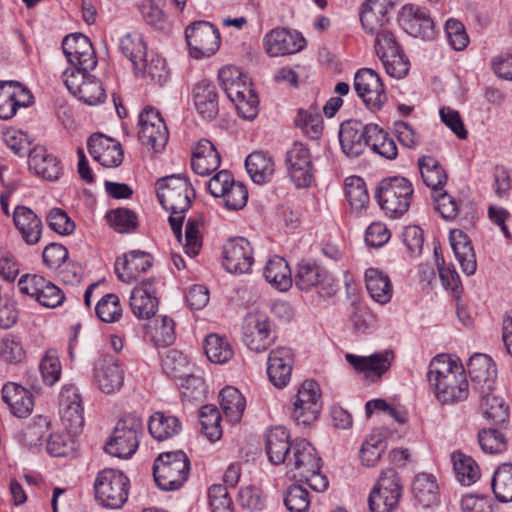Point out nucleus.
Segmentation results:
<instances>
[{
  "label": "nucleus",
  "instance_id": "obj_1",
  "mask_svg": "<svg viewBox=\"0 0 512 512\" xmlns=\"http://www.w3.org/2000/svg\"><path fill=\"white\" fill-rule=\"evenodd\" d=\"M427 379L437 401L442 405L464 401L469 395L464 369L447 355H437L431 360Z\"/></svg>",
  "mask_w": 512,
  "mask_h": 512
},
{
  "label": "nucleus",
  "instance_id": "obj_2",
  "mask_svg": "<svg viewBox=\"0 0 512 512\" xmlns=\"http://www.w3.org/2000/svg\"><path fill=\"white\" fill-rule=\"evenodd\" d=\"M157 196L161 205L171 211L169 223L177 241L182 243L184 213L190 208L194 190L181 175H170L157 181Z\"/></svg>",
  "mask_w": 512,
  "mask_h": 512
},
{
  "label": "nucleus",
  "instance_id": "obj_3",
  "mask_svg": "<svg viewBox=\"0 0 512 512\" xmlns=\"http://www.w3.org/2000/svg\"><path fill=\"white\" fill-rule=\"evenodd\" d=\"M221 88L236 105L239 115L253 120L259 112V99L250 79L235 66H225L218 73Z\"/></svg>",
  "mask_w": 512,
  "mask_h": 512
},
{
  "label": "nucleus",
  "instance_id": "obj_4",
  "mask_svg": "<svg viewBox=\"0 0 512 512\" xmlns=\"http://www.w3.org/2000/svg\"><path fill=\"white\" fill-rule=\"evenodd\" d=\"M412 183L400 176L382 179L376 189L375 197L381 209L391 217L405 214L413 196Z\"/></svg>",
  "mask_w": 512,
  "mask_h": 512
},
{
  "label": "nucleus",
  "instance_id": "obj_5",
  "mask_svg": "<svg viewBox=\"0 0 512 512\" xmlns=\"http://www.w3.org/2000/svg\"><path fill=\"white\" fill-rule=\"evenodd\" d=\"M189 471L190 460L183 451L165 452L155 460L153 476L160 489L171 491L186 482Z\"/></svg>",
  "mask_w": 512,
  "mask_h": 512
},
{
  "label": "nucleus",
  "instance_id": "obj_6",
  "mask_svg": "<svg viewBox=\"0 0 512 512\" xmlns=\"http://www.w3.org/2000/svg\"><path fill=\"white\" fill-rule=\"evenodd\" d=\"M142 432V419L136 415L128 414L117 422L104 449L111 456L124 459L129 458L137 450L139 436Z\"/></svg>",
  "mask_w": 512,
  "mask_h": 512
},
{
  "label": "nucleus",
  "instance_id": "obj_7",
  "mask_svg": "<svg viewBox=\"0 0 512 512\" xmlns=\"http://www.w3.org/2000/svg\"><path fill=\"white\" fill-rule=\"evenodd\" d=\"M402 493V481L396 470H382L368 497L370 511L392 512L398 506Z\"/></svg>",
  "mask_w": 512,
  "mask_h": 512
},
{
  "label": "nucleus",
  "instance_id": "obj_8",
  "mask_svg": "<svg viewBox=\"0 0 512 512\" xmlns=\"http://www.w3.org/2000/svg\"><path fill=\"white\" fill-rule=\"evenodd\" d=\"M294 282L301 291L317 289L322 298H331L339 290V282L334 276L316 263L302 260L296 266Z\"/></svg>",
  "mask_w": 512,
  "mask_h": 512
},
{
  "label": "nucleus",
  "instance_id": "obj_9",
  "mask_svg": "<svg viewBox=\"0 0 512 512\" xmlns=\"http://www.w3.org/2000/svg\"><path fill=\"white\" fill-rule=\"evenodd\" d=\"M321 390L314 380H305L299 387L290 416L296 426L310 428L322 409Z\"/></svg>",
  "mask_w": 512,
  "mask_h": 512
},
{
  "label": "nucleus",
  "instance_id": "obj_10",
  "mask_svg": "<svg viewBox=\"0 0 512 512\" xmlns=\"http://www.w3.org/2000/svg\"><path fill=\"white\" fill-rule=\"evenodd\" d=\"M128 478L114 469L98 473L94 488L97 500L107 508L122 507L128 496Z\"/></svg>",
  "mask_w": 512,
  "mask_h": 512
},
{
  "label": "nucleus",
  "instance_id": "obj_11",
  "mask_svg": "<svg viewBox=\"0 0 512 512\" xmlns=\"http://www.w3.org/2000/svg\"><path fill=\"white\" fill-rule=\"evenodd\" d=\"M89 71L65 70L62 77L65 86L74 96L93 106L104 102L106 93L100 80Z\"/></svg>",
  "mask_w": 512,
  "mask_h": 512
},
{
  "label": "nucleus",
  "instance_id": "obj_12",
  "mask_svg": "<svg viewBox=\"0 0 512 512\" xmlns=\"http://www.w3.org/2000/svg\"><path fill=\"white\" fill-rule=\"evenodd\" d=\"M377 124H364L359 120H347L340 125L339 141L342 152L349 158H358L369 145Z\"/></svg>",
  "mask_w": 512,
  "mask_h": 512
},
{
  "label": "nucleus",
  "instance_id": "obj_13",
  "mask_svg": "<svg viewBox=\"0 0 512 512\" xmlns=\"http://www.w3.org/2000/svg\"><path fill=\"white\" fill-rule=\"evenodd\" d=\"M315 170L309 148L295 142L290 149V181L297 189H304V196L308 201L313 200V194L308 189L315 182Z\"/></svg>",
  "mask_w": 512,
  "mask_h": 512
},
{
  "label": "nucleus",
  "instance_id": "obj_14",
  "mask_svg": "<svg viewBox=\"0 0 512 512\" xmlns=\"http://www.w3.org/2000/svg\"><path fill=\"white\" fill-rule=\"evenodd\" d=\"M354 90L372 112L381 110L387 101V95L380 76L370 68H361L356 72L354 76Z\"/></svg>",
  "mask_w": 512,
  "mask_h": 512
},
{
  "label": "nucleus",
  "instance_id": "obj_15",
  "mask_svg": "<svg viewBox=\"0 0 512 512\" xmlns=\"http://www.w3.org/2000/svg\"><path fill=\"white\" fill-rule=\"evenodd\" d=\"M190 54L194 58L210 57L220 46L218 30L209 22L199 21L185 31Z\"/></svg>",
  "mask_w": 512,
  "mask_h": 512
},
{
  "label": "nucleus",
  "instance_id": "obj_16",
  "mask_svg": "<svg viewBox=\"0 0 512 512\" xmlns=\"http://www.w3.org/2000/svg\"><path fill=\"white\" fill-rule=\"evenodd\" d=\"M63 53L72 67L66 70H93L97 58L90 39L81 33L66 36L62 42Z\"/></svg>",
  "mask_w": 512,
  "mask_h": 512
},
{
  "label": "nucleus",
  "instance_id": "obj_17",
  "mask_svg": "<svg viewBox=\"0 0 512 512\" xmlns=\"http://www.w3.org/2000/svg\"><path fill=\"white\" fill-rule=\"evenodd\" d=\"M139 140L160 152L167 144L169 133L160 113L152 107L145 108L139 115Z\"/></svg>",
  "mask_w": 512,
  "mask_h": 512
},
{
  "label": "nucleus",
  "instance_id": "obj_18",
  "mask_svg": "<svg viewBox=\"0 0 512 512\" xmlns=\"http://www.w3.org/2000/svg\"><path fill=\"white\" fill-rule=\"evenodd\" d=\"M18 287L23 294L29 295L47 308H55L65 299L63 292L55 284L40 275H23L18 281Z\"/></svg>",
  "mask_w": 512,
  "mask_h": 512
},
{
  "label": "nucleus",
  "instance_id": "obj_19",
  "mask_svg": "<svg viewBox=\"0 0 512 512\" xmlns=\"http://www.w3.org/2000/svg\"><path fill=\"white\" fill-rule=\"evenodd\" d=\"M270 334L271 325L266 313L252 310L245 315L242 323V341L251 351L266 350Z\"/></svg>",
  "mask_w": 512,
  "mask_h": 512
},
{
  "label": "nucleus",
  "instance_id": "obj_20",
  "mask_svg": "<svg viewBox=\"0 0 512 512\" xmlns=\"http://www.w3.org/2000/svg\"><path fill=\"white\" fill-rule=\"evenodd\" d=\"M290 479L302 483L303 478L311 473L320 470L321 458L317 455L316 449L305 439L290 441Z\"/></svg>",
  "mask_w": 512,
  "mask_h": 512
},
{
  "label": "nucleus",
  "instance_id": "obj_21",
  "mask_svg": "<svg viewBox=\"0 0 512 512\" xmlns=\"http://www.w3.org/2000/svg\"><path fill=\"white\" fill-rule=\"evenodd\" d=\"M93 380L102 392L114 393L124 384V371L114 356L101 355L94 362Z\"/></svg>",
  "mask_w": 512,
  "mask_h": 512
},
{
  "label": "nucleus",
  "instance_id": "obj_22",
  "mask_svg": "<svg viewBox=\"0 0 512 512\" xmlns=\"http://www.w3.org/2000/svg\"><path fill=\"white\" fill-rule=\"evenodd\" d=\"M61 421L66 430L78 434L84 426L82 397L74 385H66L59 396Z\"/></svg>",
  "mask_w": 512,
  "mask_h": 512
},
{
  "label": "nucleus",
  "instance_id": "obj_23",
  "mask_svg": "<svg viewBox=\"0 0 512 512\" xmlns=\"http://www.w3.org/2000/svg\"><path fill=\"white\" fill-rule=\"evenodd\" d=\"M254 262L250 242L243 237L229 239L223 246V266L229 273L244 274Z\"/></svg>",
  "mask_w": 512,
  "mask_h": 512
},
{
  "label": "nucleus",
  "instance_id": "obj_24",
  "mask_svg": "<svg viewBox=\"0 0 512 512\" xmlns=\"http://www.w3.org/2000/svg\"><path fill=\"white\" fill-rule=\"evenodd\" d=\"M467 368L477 393L494 390L497 369L490 356L480 353L474 354L470 357Z\"/></svg>",
  "mask_w": 512,
  "mask_h": 512
},
{
  "label": "nucleus",
  "instance_id": "obj_25",
  "mask_svg": "<svg viewBox=\"0 0 512 512\" xmlns=\"http://www.w3.org/2000/svg\"><path fill=\"white\" fill-rule=\"evenodd\" d=\"M32 95L16 81H0V119L12 118L19 107L30 104Z\"/></svg>",
  "mask_w": 512,
  "mask_h": 512
},
{
  "label": "nucleus",
  "instance_id": "obj_26",
  "mask_svg": "<svg viewBox=\"0 0 512 512\" xmlns=\"http://www.w3.org/2000/svg\"><path fill=\"white\" fill-rule=\"evenodd\" d=\"M130 307L139 319H150L158 309L154 278H148L137 284L131 292Z\"/></svg>",
  "mask_w": 512,
  "mask_h": 512
},
{
  "label": "nucleus",
  "instance_id": "obj_27",
  "mask_svg": "<svg viewBox=\"0 0 512 512\" xmlns=\"http://www.w3.org/2000/svg\"><path fill=\"white\" fill-rule=\"evenodd\" d=\"M398 21L404 31L413 37L426 39L434 35L433 20L426 11L417 6H403Z\"/></svg>",
  "mask_w": 512,
  "mask_h": 512
},
{
  "label": "nucleus",
  "instance_id": "obj_28",
  "mask_svg": "<svg viewBox=\"0 0 512 512\" xmlns=\"http://www.w3.org/2000/svg\"><path fill=\"white\" fill-rule=\"evenodd\" d=\"M88 149L91 156L104 167H117L123 161L121 144L105 135L90 136Z\"/></svg>",
  "mask_w": 512,
  "mask_h": 512
},
{
  "label": "nucleus",
  "instance_id": "obj_29",
  "mask_svg": "<svg viewBox=\"0 0 512 512\" xmlns=\"http://www.w3.org/2000/svg\"><path fill=\"white\" fill-rule=\"evenodd\" d=\"M394 358L395 354L392 350H384L370 356H357L350 353L345 355L346 361L355 370L364 372L368 377L377 376L378 378L390 369Z\"/></svg>",
  "mask_w": 512,
  "mask_h": 512
},
{
  "label": "nucleus",
  "instance_id": "obj_30",
  "mask_svg": "<svg viewBox=\"0 0 512 512\" xmlns=\"http://www.w3.org/2000/svg\"><path fill=\"white\" fill-rule=\"evenodd\" d=\"M151 266L152 257L150 254L134 250L117 258L115 272L122 282L130 283L136 280L141 273L146 272Z\"/></svg>",
  "mask_w": 512,
  "mask_h": 512
},
{
  "label": "nucleus",
  "instance_id": "obj_31",
  "mask_svg": "<svg viewBox=\"0 0 512 512\" xmlns=\"http://www.w3.org/2000/svg\"><path fill=\"white\" fill-rule=\"evenodd\" d=\"M394 7V0H367L360 13V21L366 32L374 34L389 22L388 13Z\"/></svg>",
  "mask_w": 512,
  "mask_h": 512
},
{
  "label": "nucleus",
  "instance_id": "obj_32",
  "mask_svg": "<svg viewBox=\"0 0 512 512\" xmlns=\"http://www.w3.org/2000/svg\"><path fill=\"white\" fill-rule=\"evenodd\" d=\"M29 169L43 179L54 181L59 178L62 167L56 156L49 153L43 146H35L29 150Z\"/></svg>",
  "mask_w": 512,
  "mask_h": 512
},
{
  "label": "nucleus",
  "instance_id": "obj_33",
  "mask_svg": "<svg viewBox=\"0 0 512 512\" xmlns=\"http://www.w3.org/2000/svg\"><path fill=\"white\" fill-rule=\"evenodd\" d=\"M221 158L213 143L207 139H201L195 146L191 167L193 171L201 176H207L220 166Z\"/></svg>",
  "mask_w": 512,
  "mask_h": 512
},
{
  "label": "nucleus",
  "instance_id": "obj_34",
  "mask_svg": "<svg viewBox=\"0 0 512 512\" xmlns=\"http://www.w3.org/2000/svg\"><path fill=\"white\" fill-rule=\"evenodd\" d=\"M13 221L26 244L35 245L39 242L42 234V221L30 208L17 206L13 214Z\"/></svg>",
  "mask_w": 512,
  "mask_h": 512
},
{
  "label": "nucleus",
  "instance_id": "obj_35",
  "mask_svg": "<svg viewBox=\"0 0 512 512\" xmlns=\"http://www.w3.org/2000/svg\"><path fill=\"white\" fill-rule=\"evenodd\" d=\"M411 491L413 500L422 508H432L440 502L439 487L431 474H417L412 482Z\"/></svg>",
  "mask_w": 512,
  "mask_h": 512
},
{
  "label": "nucleus",
  "instance_id": "obj_36",
  "mask_svg": "<svg viewBox=\"0 0 512 512\" xmlns=\"http://www.w3.org/2000/svg\"><path fill=\"white\" fill-rule=\"evenodd\" d=\"M449 241L463 273L473 275L477 268V262L468 235L462 230L455 229L450 232Z\"/></svg>",
  "mask_w": 512,
  "mask_h": 512
},
{
  "label": "nucleus",
  "instance_id": "obj_37",
  "mask_svg": "<svg viewBox=\"0 0 512 512\" xmlns=\"http://www.w3.org/2000/svg\"><path fill=\"white\" fill-rule=\"evenodd\" d=\"M2 399L16 417H26L33 409V396L29 390L16 383H8L2 389Z\"/></svg>",
  "mask_w": 512,
  "mask_h": 512
},
{
  "label": "nucleus",
  "instance_id": "obj_38",
  "mask_svg": "<svg viewBox=\"0 0 512 512\" xmlns=\"http://www.w3.org/2000/svg\"><path fill=\"white\" fill-rule=\"evenodd\" d=\"M194 105L205 119H213L219 112L216 87L208 80L199 81L193 88Z\"/></svg>",
  "mask_w": 512,
  "mask_h": 512
},
{
  "label": "nucleus",
  "instance_id": "obj_39",
  "mask_svg": "<svg viewBox=\"0 0 512 512\" xmlns=\"http://www.w3.org/2000/svg\"><path fill=\"white\" fill-rule=\"evenodd\" d=\"M267 375L277 389H284L288 385V347L278 346L270 351Z\"/></svg>",
  "mask_w": 512,
  "mask_h": 512
},
{
  "label": "nucleus",
  "instance_id": "obj_40",
  "mask_svg": "<svg viewBox=\"0 0 512 512\" xmlns=\"http://www.w3.org/2000/svg\"><path fill=\"white\" fill-rule=\"evenodd\" d=\"M50 427V420L43 415L33 417L20 431L15 435L17 442L26 447L34 448L42 444L44 436Z\"/></svg>",
  "mask_w": 512,
  "mask_h": 512
},
{
  "label": "nucleus",
  "instance_id": "obj_41",
  "mask_svg": "<svg viewBox=\"0 0 512 512\" xmlns=\"http://www.w3.org/2000/svg\"><path fill=\"white\" fill-rule=\"evenodd\" d=\"M366 288L371 298L384 305L391 300L392 284L389 277L376 268H369L365 272Z\"/></svg>",
  "mask_w": 512,
  "mask_h": 512
},
{
  "label": "nucleus",
  "instance_id": "obj_42",
  "mask_svg": "<svg viewBox=\"0 0 512 512\" xmlns=\"http://www.w3.org/2000/svg\"><path fill=\"white\" fill-rule=\"evenodd\" d=\"M418 166L422 180L432 190V194L443 190L448 177L437 159L432 156H423L419 158Z\"/></svg>",
  "mask_w": 512,
  "mask_h": 512
},
{
  "label": "nucleus",
  "instance_id": "obj_43",
  "mask_svg": "<svg viewBox=\"0 0 512 512\" xmlns=\"http://www.w3.org/2000/svg\"><path fill=\"white\" fill-rule=\"evenodd\" d=\"M182 429L179 419L164 412H155L150 416L148 430L150 435L157 441L168 440Z\"/></svg>",
  "mask_w": 512,
  "mask_h": 512
},
{
  "label": "nucleus",
  "instance_id": "obj_44",
  "mask_svg": "<svg viewBox=\"0 0 512 512\" xmlns=\"http://www.w3.org/2000/svg\"><path fill=\"white\" fill-rule=\"evenodd\" d=\"M491 392L478 393L483 416L496 426H503L509 419V408L505 401Z\"/></svg>",
  "mask_w": 512,
  "mask_h": 512
},
{
  "label": "nucleus",
  "instance_id": "obj_45",
  "mask_svg": "<svg viewBox=\"0 0 512 512\" xmlns=\"http://www.w3.org/2000/svg\"><path fill=\"white\" fill-rule=\"evenodd\" d=\"M266 453L274 465L285 461L288 455V431L285 426L278 425L270 429L266 438Z\"/></svg>",
  "mask_w": 512,
  "mask_h": 512
},
{
  "label": "nucleus",
  "instance_id": "obj_46",
  "mask_svg": "<svg viewBox=\"0 0 512 512\" xmlns=\"http://www.w3.org/2000/svg\"><path fill=\"white\" fill-rule=\"evenodd\" d=\"M120 49L127 57L134 68V70H143L145 66V58L147 57V47L138 33H128L120 40Z\"/></svg>",
  "mask_w": 512,
  "mask_h": 512
},
{
  "label": "nucleus",
  "instance_id": "obj_47",
  "mask_svg": "<svg viewBox=\"0 0 512 512\" xmlns=\"http://www.w3.org/2000/svg\"><path fill=\"white\" fill-rule=\"evenodd\" d=\"M245 167L251 179L257 184L269 181L274 173L273 160L261 151H255L248 155Z\"/></svg>",
  "mask_w": 512,
  "mask_h": 512
},
{
  "label": "nucleus",
  "instance_id": "obj_48",
  "mask_svg": "<svg viewBox=\"0 0 512 512\" xmlns=\"http://www.w3.org/2000/svg\"><path fill=\"white\" fill-rule=\"evenodd\" d=\"M293 124L311 139H318L323 132L322 116L314 106L298 109Z\"/></svg>",
  "mask_w": 512,
  "mask_h": 512
},
{
  "label": "nucleus",
  "instance_id": "obj_49",
  "mask_svg": "<svg viewBox=\"0 0 512 512\" xmlns=\"http://www.w3.org/2000/svg\"><path fill=\"white\" fill-rule=\"evenodd\" d=\"M220 405L225 417L231 423H238L246 407V400L240 391L227 386L220 392Z\"/></svg>",
  "mask_w": 512,
  "mask_h": 512
},
{
  "label": "nucleus",
  "instance_id": "obj_50",
  "mask_svg": "<svg viewBox=\"0 0 512 512\" xmlns=\"http://www.w3.org/2000/svg\"><path fill=\"white\" fill-rule=\"evenodd\" d=\"M491 487L500 502L512 501V463H503L495 470Z\"/></svg>",
  "mask_w": 512,
  "mask_h": 512
},
{
  "label": "nucleus",
  "instance_id": "obj_51",
  "mask_svg": "<svg viewBox=\"0 0 512 512\" xmlns=\"http://www.w3.org/2000/svg\"><path fill=\"white\" fill-rule=\"evenodd\" d=\"M265 279L277 290H288V262L285 258L274 256L270 258L264 268Z\"/></svg>",
  "mask_w": 512,
  "mask_h": 512
},
{
  "label": "nucleus",
  "instance_id": "obj_52",
  "mask_svg": "<svg viewBox=\"0 0 512 512\" xmlns=\"http://www.w3.org/2000/svg\"><path fill=\"white\" fill-rule=\"evenodd\" d=\"M204 352L207 358L216 364L226 363L234 354L228 340L217 334H210L205 338Z\"/></svg>",
  "mask_w": 512,
  "mask_h": 512
},
{
  "label": "nucleus",
  "instance_id": "obj_53",
  "mask_svg": "<svg viewBox=\"0 0 512 512\" xmlns=\"http://www.w3.org/2000/svg\"><path fill=\"white\" fill-rule=\"evenodd\" d=\"M199 418L206 437L211 442L219 440L222 436V428L220 425L221 415L217 407L214 405L202 406L199 412Z\"/></svg>",
  "mask_w": 512,
  "mask_h": 512
},
{
  "label": "nucleus",
  "instance_id": "obj_54",
  "mask_svg": "<svg viewBox=\"0 0 512 512\" xmlns=\"http://www.w3.org/2000/svg\"><path fill=\"white\" fill-rule=\"evenodd\" d=\"M162 369L166 375L175 379L190 376L187 357L179 350H169L162 359Z\"/></svg>",
  "mask_w": 512,
  "mask_h": 512
},
{
  "label": "nucleus",
  "instance_id": "obj_55",
  "mask_svg": "<svg viewBox=\"0 0 512 512\" xmlns=\"http://www.w3.org/2000/svg\"><path fill=\"white\" fill-rule=\"evenodd\" d=\"M452 460L457 479L463 485H471L479 479V467L470 456H466L462 453H454Z\"/></svg>",
  "mask_w": 512,
  "mask_h": 512
},
{
  "label": "nucleus",
  "instance_id": "obj_56",
  "mask_svg": "<svg viewBox=\"0 0 512 512\" xmlns=\"http://www.w3.org/2000/svg\"><path fill=\"white\" fill-rule=\"evenodd\" d=\"M345 195L355 209L364 208L369 202V194L364 180L359 176H350L345 180Z\"/></svg>",
  "mask_w": 512,
  "mask_h": 512
},
{
  "label": "nucleus",
  "instance_id": "obj_57",
  "mask_svg": "<svg viewBox=\"0 0 512 512\" xmlns=\"http://www.w3.org/2000/svg\"><path fill=\"white\" fill-rule=\"evenodd\" d=\"M76 435L69 430L63 433H51L47 440V452L55 457L72 455L75 450Z\"/></svg>",
  "mask_w": 512,
  "mask_h": 512
},
{
  "label": "nucleus",
  "instance_id": "obj_58",
  "mask_svg": "<svg viewBox=\"0 0 512 512\" xmlns=\"http://www.w3.org/2000/svg\"><path fill=\"white\" fill-rule=\"evenodd\" d=\"M265 52L270 57L286 56L288 54V30L275 28L263 38Z\"/></svg>",
  "mask_w": 512,
  "mask_h": 512
},
{
  "label": "nucleus",
  "instance_id": "obj_59",
  "mask_svg": "<svg viewBox=\"0 0 512 512\" xmlns=\"http://www.w3.org/2000/svg\"><path fill=\"white\" fill-rule=\"evenodd\" d=\"M106 217L110 226L118 233H130L138 226L137 215L127 208L111 210Z\"/></svg>",
  "mask_w": 512,
  "mask_h": 512
},
{
  "label": "nucleus",
  "instance_id": "obj_60",
  "mask_svg": "<svg viewBox=\"0 0 512 512\" xmlns=\"http://www.w3.org/2000/svg\"><path fill=\"white\" fill-rule=\"evenodd\" d=\"M386 448V441L381 435H371L365 440L360 450L362 463L368 467L375 466Z\"/></svg>",
  "mask_w": 512,
  "mask_h": 512
},
{
  "label": "nucleus",
  "instance_id": "obj_61",
  "mask_svg": "<svg viewBox=\"0 0 512 512\" xmlns=\"http://www.w3.org/2000/svg\"><path fill=\"white\" fill-rule=\"evenodd\" d=\"M481 449L488 454H498L506 451L507 440L503 433L494 428H484L478 433Z\"/></svg>",
  "mask_w": 512,
  "mask_h": 512
},
{
  "label": "nucleus",
  "instance_id": "obj_62",
  "mask_svg": "<svg viewBox=\"0 0 512 512\" xmlns=\"http://www.w3.org/2000/svg\"><path fill=\"white\" fill-rule=\"evenodd\" d=\"M96 314L106 323L117 321L122 315L119 298L115 294H107L97 303Z\"/></svg>",
  "mask_w": 512,
  "mask_h": 512
},
{
  "label": "nucleus",
  "instance_id": "obj_63",
  "mask_svg": "<svg viewBox=\"0 0 512 512\" xmlns=\"http://www.w3.org/2000/svg\"><path fill=\"white\" fill-rule=\"evenodd\" d=\"M40 371L44 382L52 386L61 375V365L58 354L55 350H48L40 363Z\"/></svg>",
  "mask_w": 512,
  "mask_h": 512
},
{
  "label": "nucleus",
  "instance_id": "obj_64",
  "mask_svg": "<svg viewBox=\"0 0 512 512\" xmlns=\"http://www.w3.org/2000/svg\"><path fill=\"white\" fill-rule=\"evenodd\" d=\"M208 498L212 512H234L233 502L225 486L212 485L208 491Z\"/></svg>",
  "mask_w": 512,
  "mask_h": 512
}]
</instances>
